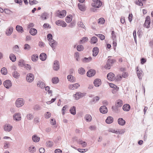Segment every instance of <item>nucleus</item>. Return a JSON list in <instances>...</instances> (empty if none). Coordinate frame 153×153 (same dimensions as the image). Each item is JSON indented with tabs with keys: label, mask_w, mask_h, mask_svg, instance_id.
I'll use <instances>...</instances> for the list:
<instances>
[{
	"label": "nucleus",
	"mask_w": 153,
	"mask_h": 153,
	"mask_svg": "<svg viewBox=\"0 0 153 153\" xmlns=\"http://www.w3.org/2000/svg\"><path fill=\"white\" fill-rule=\"evenodd\" d=\"M37 85L42 89L44 88L45 86V83L41 81L39 82L37 84Z\"/></svg>",
	"instance_id": "obj_36"
},
{
	"label": "nucleus",
	"mask_w": 153,
	"mask_h": 153,
	"mask_svg": "<svg viewBox=\"0 0 153 153\" xmlns=\"http://www.w3.org/2000/svg\"><path fill=\"white\" fill-rule=\"evenodd\" d=\"M70 112L73 115H75L76 114V107L74 106L71 107L70 109Z\"/></svg>",
	"instance_id": "obj_40"
},
{
	"label": "nucleus",
	"mask_w": 153,
	"mask_h": 153,
	"mask_svg": "<svg viewBox=\"0 0 153 153\" xmlns=\"http://www.w3.org/2000/svg\"><path fill=\"white\" fill-rule=\"evenodd\" d=\"M25 102V101L23 99L19 98L16 100L15 105L17 107L20 108L24 105Z\"/></svg>",
	"instance_id": "obj_1"
},
{
	"label": "nucleus",
	"mask_w": 153,
	"mask_h": 153,
	"mask_svg": "<svg viewBox=\"0 0 153 153\" xmlns=\"http://www.w3.org/2000/svg\"><path fill=\"white\" fill-rule=\"evenodd\" d=\"M13 127L11 125L9 124H6L4 127V129L6 131L10 132L12 129Z\"/></svg>",
	"instance_id": "obj_15"
},
{
	"label": "nucleus",
	"mask_w": 153,
	"mask_h": 153,
	"mask_svg": "<svg viewBox=\"0 0 153 153\" xmlns=\"http://www.w3.org/2000/svg\"><path fill=\"white\" fill-rule=\"evenodd\" d=\"M16 30L19 32L22 33L23 31V27L19 25H17L16 27Z\"/></svg>",
	"instance_id": "obj_42"
},
{
	"label": "nucleus",
	"mask_w": 153,
	"mask_h": 153,
	"mask_svg": "<svg viewBox=\"0 0 153 153\" xmlns=\"http://www.w3.org/2000/svg\"><path fill=\"white\" fill-rule=\"evenodd\" d=\"M50 46L52 47L53 50L54 51L57 45V42L55 40L51 41L49 42Z\"/></svg>",
	"instance_id": "obj_12"
},
{
	"label": "nucleus",
	"mask_w": 153,
	"mask_h": 153,
	"mask_svg": "<svg viewBox=\"0 0 153 153\" xmlns=\"http://www.w3.org/2000/svg\"><path fill=\"white\" fill-rule=\"evenodd\" d=\"M32 139L33 142H38L39 141L40 138L38 137L37 135L34 134L33 136Z\"/></svg>",
	"instance_id": "obj_34"
},
{
	"label": "nucleus",
	"mask_w": 153,
	"mask_h": 153,
	"mask_svg": "<svg viewBox=\"0 0 153 153\" xmlns=\"http://www.w3.org/2000/svg\"><path fill=\"white\" fill-rule=\"evenodd\" d=\"M98 39L95 36H93L91 39V44H95L97 42Z\"/></svg>",
	"instance_id": "obj_38"
},
{
	"label": "nucleus",
	"mask_w": 153,
	"mask_h": 153,
	"mask_svg": "<svg viewBox=\"0 0 153 153\" xmlns=\"http://www.w3.org/2000/svg\"><path fill=\"white\" fill-rule=\"evenodd\" d=\"M118 123L119 125L124 126L126 123V121L123 118H120L118 119Z\"/></svg>",
	"instance_id": "obj_27"
},
{
	"label": "nucleus",
	"mask_w": 153,
	"mask_h": 153,
	"mask_svg": "<svg viewBox=\"0 0 153 153\" xmlns=\"http://www.w3.org/2000/svg\"><path fill=\"white\" fill-rule=\"evenodd\" d=\"M94 86L96 87H99L101 84V80L100 79H96L94 81Z\"/></svg>",
	"instance_id": "obj_17"
},
{
	"label": "nucleus",
	"mask_w": 153,
	"mask_h": 153,
	"mask_svg": "<svg viewBox=\"0 0 153 153\" xmlns=\"http://www.w3.org/2000/svg\"><path fill=\"white\" fill-rule=\"evenodd\" d=\"M47 55L45 53H42L39 55V58L42 61H45L47 58Z\"/></svg>",
	"instance_id": "obj_25"
},
{
	"label": "nucleus",
	"mask_w": 153,
	"mask_h": 153,
	"mask_svg": "<svg viewBox=\"0 0 153 153\" xmlns=\"http://www.w3.org/2000/svg\"><path fill=\"white\" fill-rule=\"evenodd\" d=\"M92 57L89 56L88 58L84 57L82 59V61L83 63H88L90 62L92 60Z\"/></svg>",
	"instance_id": "obj_22"
},
{
	"label": "nucleus",
	"mask_w": 153,
	"mask_h": 153,
	"mask_svg": "<svg viewBox=\"0 0 153 153\" xmlns=\"http://www.w3.org/2000/svg\"><path fill=\"white\" fill-rule=\"evenodd\" d=\"M29 150L30 152L31 153H34L36 151V149L35 148V147L33 146L32 148H31V147H30L29 148Z\"/></svg>",
	"instance_id": "obj_63"
},
{
	"label": "nucleus",
	"mask_w": 153,
	"mask_h": 153,
	"mask_svg": "<svg viewBox=\"0 0 153 153\" xmlns=\"http://www.w3.org/2000/svg\"><path fill=\"white\" fill-rule=\"evenodd\" d=\"M150 23L151 20L150 17L149 16H148L146 18L145 23L143 25L144 26L147 28H148L150 27Z\"/></svg>",
	"instance_id": "obj_3"
},
{
	"label": "nucleus",
	"mask_w": 153,
	"mask_h": 153,
	"mask_svg": "<svg viewBox=\"0 0 153 153\" xmlns=\"http://www.w3.org/2000/svg\"><path fill=\"white\" fill-rule=\"evenodd\" d=\"M24 48L25 50L28 51L30 49V47L28 44H25L24 45Z\"/></svg>",
	"instance_id": "obj_58"
},
{
	"label": "nucleus",
	"mask_w": 153,
	"mask_h": 153,
	"mask_svg": "<svg viewBox=\"0 0 153 153\" xmlns=\"http://www.w3.org/2000/svg\"><path fill=\"white\" fill-rule=\"evenodd\" d=\"M146 0H138L135 1V3L138 6H142L143 5L142 1H146Z\"/></svg>",
	"instance_id": "obj_41"
},
{
	"label": "nucleus",
	"mask_w": 153,
	"mask_h": 153,
	"mask_svg": "<svg viewBox=\"0 0 153 153\" xmlns=\"http://www.w3.org/2000/svg\"><path fill=\"white\" fill-rule=\"evenodd\" d=\"M107 76L108 79L111 81L114 80L115 79L114 74L111 72L108 73Z\"/></svg>",
	"instance_id": "obj_13"
},
{
	"label": "nucleus",
	"mask_w": 153,
	"mask_h": 153,
	"mask_svg": "<svg viewBox=\"0 0 153 153\" xmlns=\"http://www.w3.org/2000/svg\"><path fill=\"white\" fill-rule=\"evenodd\" d=\"M55 23L56 25L59 26H62L63 27H65L67 26L66 23L62 20H58L56 21Z\"/></svg>",
	"instance_id": "obj_9"
},
{
	"label": "nucleus",
	"mask_w": 153,
	"mask_h": 153,
	"mask_svg": "<svg viewBox=\"0 0 153 153\" xmlns=\"http://www.w3.org/2000/svg\"><path fill=\"white\" fill-rule=\"evenodd\" d=\"M58 12L59 13H57V16L60 18H63L66 15V11L65 10H63L61 11L58 10Z\"/></svg>",
	"instance_id": "obj_7"
},
{
	"label": "nucleus",
	"mask_w": 153,
	"mask_h": 153,
	"mask_svg": "<svg viewBox=\"0 0 153 153\" xmlns=\"http://www.w3.org/2000/svg\"><path fill=\"white\" fill-rule=\"evenodd\" d=\"M116 34V33L113 30L111 31V38L113 40L117 41Z\"/></svg>",
	"instance_id": "obj_44"
},
{
	"label": "nucleus",
	"mask_w": 153,
	"mask_h": 153,
	"mask_svg": "<svg viewBox=\"0 0 153 153\" xmlns=\"http://www.w3.org/2000/svg\"><path fill=\"white\" fill-rule=\"evenodd\" d=\"M53 69L55 71H57L59 69V63L57 60H55L53 64Z\"/></svg>",
	"instance_id": "obj_6"
},
{
	"label": "nucleus",
	"mask_w": 153,
	"mask_h": 153,
	"mask_svg": "<svg viewBox=\"0 0 153 153\" xmlns=\"http://www.w3.org/2000/svg\"><path fill=\"white\" fill-rule=\"evenodd\" d=\"M9 58L10 60L13 62H14L16 61V56L13 53H11L10 54Z\"/></svg>",
	"instance_id": "obj_35"
},
{
	"label": "nucleus",
	"mask_w": 153,
	"mask_h": 153,
	"mask_svg": "<svg viewBox=\"0 0 153 153\" xmlns=\"http://www.w3.org/2000/svg\"><path fill=\"white\" fill-rule=\"evenodd\" d=\"M13 75L14 78L18 79L19 76L20 74L17 71H15L13 73Z\"/></svg>",
	"instance_id": "obj_47"
},
{
	"label": "nucleus",
	"mask_w": 153,
	"mask_h": 153,
	"mask_svg": "<svg viewBox=\"0 0 153 153\" xmlns=\"http://www.w3.org/2000/svg\"><path fill=\"white\" fill-rule=\"evenodd\" d=\"M93 2L91 4V6L96 8L100 7L102 5V2L100 0H92Z\"/></svg>",
	"instance_id": "obj_2"
},
{
	"label": "nucleus",
	"mask_w": 153,
	"mask_h": 153,
	"mask_svg": "<svg viewBox=\"0 0 153 153\" xmlns=\"http://www.w3.org/2000/svg\"><path fill=\"white\" fill-rule=\"evenodd\" d=\"M74 57L77 61H79V53L78 52H76L75 53L74 55Z\"/></svg>",
	"instance_id": "obj_57"
},
{
	"label": "nucleus",
	"mask_w": 153,
	"mask_h": 153,
	"mask_svg": "<svg viewBox=\"0 0 153 153\" xmlns=\"http://www.w3.org/2000/svg\"><path fill=\"white\" fill-rule=\"evenodd\" d=\"M109 85L110 87L114 88L116 91H117L119 89V88L114 84L110 83L109 84Z\"/></svg>",
	"instance_id": "obj_52"
},
{
	"label": "nucleus",
	"mask_w": 153,
	"mask_h": 153,
	"mask_svg": "<svg viewBox=\"0 0 153 153\" xmlns=\"http://www.w3.org/2000/svg\"><path fill=\"white\" fill-rule=\"evenodd\" d=\"M13 120L16 121L21 120V114L19 113H16L13 115Z\"/></svg>",
	"instance_id": "obj_11"
},
{
	"label": "nucleus",
	"mask_w": 153,
	"mask_h": 153,
	"mask_svg": "<svg viewBox=\"0 0 153 153\" xmlns=\"http://www.w3.org/2000/svg\"><path fill=\"white\" fill-rule=\"evenodd\" d=\"M30 34L32 36L35 35L37 33V30L34 28H31L29 30Z\"/></svg>",
	"instance_id": "obj_29"
},
{
	"label": "nucleus",
	"mask_w": 153,
	"mask_h": 153,
	"mask_svg": "<svg viewBox=\"0 0 153 153\" xmlns=\"http://www.w3.org/2000/svg\"><path fill=\"white\" fill-rule=\"evenodd\" d=\"M142 31L141 30H139L137 32V35L139 38H140L142 36Z\"/></svg>",
	"instance_id": "obj_64"
},
{
	"label": "nucleus",
	"mask_w": 153,
	"mask_h": 153,
	"mask_svg": "<svg viewBox=\"0 0 153 153\" xmlns=\"http://www.w3.org/2000/svg\"><path fill=\"white\" fill-rule=\"evenodd\" d=\"M85 120L88 122H90L92 120V117L91 115L87 114L85 116Z\"/></svg>",
	"instance_id": "obj_39"
},
{
	"label": "nucleus",
	"mask_w": 153,
	"mask_h": 153,
	"mask_svg": "<svg viewBox=\"0 0 153 153\" xmlns=\"http://www.w3.org/2000/svg\"><path fill=\"white\" fill-rule=\"evenodd\" d=\"M73 16L72 15H69L66 16L65 18V20L66 22L67 23H69L72 21Z\"/></svg>",
	"instance_id": "obj_30"
},
{
	"label": "nucleus",
	"mask_w": 153,
	"mask_h": 153,
	"mask_svg": "<svg viewBox=\"0 0 153 153\" xmlns=\"http://www.w3.org/2000/svg\"><path fill=\"white\" fill-rule=\"evenodd\" d=\"M100 99V97L98 96H96L94 97L89 102V104L92 105L96 103Z\"/></svg>",
	"instance_id": "obj_14"
},
{
	"label": "nucleus",
	"mask_w": 153,
	"mask_h": 153,
	"mask_svg": "<svg viewBox=\"0 0 153 153\" xmlns=\"http://www.w3.org/2000/svg\"><path fill=\"white\" fill-rule=\"evenodd\" d=\"M27 118L28 120H31L33 118V116L32 114H27Z\"/></svg>",
	"instance_id": "obj_61"
},
{
	"label": "nucleus",
	"mask_w": 153,
	"mask_h": 153,
	"mask_svg": "<svg viewBox=\"0 0 153 153\" xmlns=\"http://www.w3.org/2000/svg\"><path fill=\"white\" fill-rule=\"evenodd\" d=\"M47 39L49 42L51 41H53L54 39H53V36L51 33H49L47 36Z\"/></svg>",
	"instance_id": "obj_49"
},
{
	"label": "nucleus",
	"mask_w": 153,
	"mask_h": 153,
	"mask_svg": "<svg viewBox=\"0 0 153 153\" xmlns=\"http://www.w3.org/2000/svg\"><path fill=\"white\" fill-rule=\"evenodd\" d=\"M26 64L25 60L22 59H20L18 63V65L21 67H24Z\"/></svg>",
	"instance_id": "obj_26"
},
{
	"label": "nucleus",
	"mask_w": 153,
	"mask_h": 153,
	"mask_svg": "<svg viewBox=\"0 0 153 153\" xmlns=\"http://www.w3.org/2000/svg\"><path fill=\"white\" fill-rule=\"evenodd\" d=\"M67 79L68 81L71 82H75V78L72 75H69L67 76Z\"/></svg>",
	"instance_id": "obj_24"
},
{
	"label": "nucleus",
	"mask_w": 153,
	"mask_h": 153,
	"mask_svg": "<svg viewBox=\"0 0 153 153\" xmlns=\"http://www.w3.org/2000/svg\"><path fill=\"white\" fill-rule=\"evenodd\" d=\"M137 74L138 78L140 80L142 79V75L143 71L142 69H140V70L138 69V67L136 68Z\"/></svg>",
	"instance_id": "obj_18"
},
{
	"label": "nucleus",
	"mask_w": 153,
	"mask_h": 153,
	"mask_svg": "<svg viewBox=\"0 0 153 153\" xmlns=\"http://www.w3.org/2000/svg\"><path fill=\"white\" fill-rule=\"evenodd\" d=\"M1 74L3 75H6L7 73V69L5 67H3L1 68Z\"/></svg>",
	"instance_id": "obj_46"
},
{
	"label": "nucleus",
	"mask_w": 153,
	"mask_h": 153,
	"mask_svg": "<svg viewBox=\"0 0 153 153\" xmlns=\"http://www.w3.org/2000/svg\"><path fill=\"white\" fill-rule=\"evenodd\" d=\"M99 110L100 113L102 114H106L108 112L107 108L105 105L101 106Z\"/></svg>",
	"instance_id": "obj_16"
},
{
	"label": "nucleus",
	"mask_w": 153,
	"mask_h": 153,
	"mask_svg": "<svg viewBox=\"0 0 153 153\" xmlns=\"http://www.w3.org/2000/svg\"><path fill=\"white\" fill-rule=\"evenodd\" d=\"M48 14L47 13H42L41 17L43 19L45 20L47 19L46 16Z\"/></svg>",
	"instance_id": "obj_60"
},
{
	"label": "nucleus",
	"mask_w": 153,
	"mask_h": 153,
	"mask_svg": "<svg viewBox=\"0 0 153 153\" xmlns=\"http://www.w3.org/2000/svg\"><path fill=\"white\" fill-rule=\"evenodd\" d=\"M52 82L54 84H56L59 82V80L57 77H54L51 79Z\"/></svg>",
	"instance_id": "obj_43"
},
{
	"label": "nucleus",
	"mask_w": 153,
	"mask_h": 153,
	"mask_svg": "<svg viewBox=\"0 0 153 153\" xmlns=\"http://www.w3.org/2000/svg\"><path fill=\"white\" fill-rule=\"evenodd\" d=\"M13 28L12 27H9L6 30L5 32L6 35L7 36L10 35L13 31Z\"/></svg>",
	"instance_id": "obj_20"
},
{
	"label": "nucleus",
	"mask_w": 153,
	"mask_h": 153,
	"mask_svg": "<svg viewBox=\"0 0 153 153\" xmlns=\"http://www.w3.org/2000/svg\"><path fill=\"white\" fill-rule=\"evenodd\" d=\"M27 81L30 82H32L34 79V75L32 73L28 74L26 76Z\"/></svg>",
	"instance_id": "obj_5"
},
{
	"label": "nucleus",
	"mask_w": 153,
	"mask_h": 153,
	"mask_svg": "<svg viewBox=\"0 0 153 153\" xmlns=\"http://www.w3.org/2000/svg\"><path fill=\"white\" fill-rule=\"evenodd\" d=\"M80 85L78 83H76L69 85V88L70 89L74 90L77 88Z\"/></svg>",
	"instance_id": "obj_21"
},
{
	"label": "nucleus",
	"mask_w": 153,
	"mask_h": 153,
	"mask_svg": "<svg viewBox=\"0 0 153 153\" xmlns=\"http://www.w3.org/2000/svg\"><path fill=\"white\" fill-rule=\"evenodd\" d=\"M51 116V114L49 112H47L45 114V117L46 119L49 118Z\"/></svg>",
	"instance_id": "obj_56"
},
{
	"label": "nucleus",
	"mask_w": 153,
	"mask_h": 153,
	"mask_svg": "<svg viewBox=\"0 0 153 153\" xmlns=\"http://www.w3.org/2000/svg\"><path fill=\"white\" fill-rule=\"evenodd\" d=\"M77 6L79 9L81 11H84L85 10L86 8L84 5L78 3L77 4Z\"/></svg>",
	"instance_id": "obj_31"
},
{
	"label": "nucleus",
	"mask_w": 153,
	"mask_h": 153,
	"mask_svg": "<svg viewBox=\"0 0 153 153\" xmlns=\"http://www.w3.org/2000/svg\"><path fill=\"white\" fill-rule=\"evenodd\" d=\"M108 63H109L111 65L112 64L116 62V60L114 59H109L107 61Z\"/></svg>",
	"instance_id": "obj_51"
},
{
	"label": "nucleus",
	"mask_w": 153,
	"mask_h": 153,
	"mask_svg": "<svg viewBox=\"0 0 153 153\" xmlns=\"http://www.w3.org/2000/svg\"><path fill=\"white\" fill-rule=\"evenodd\" d=\"M105 22V20L103 18H101L98 20V23H100L102 24H103Z\"/></svg>",
	"instance_id": "obj_55"
},
{
	"label": "nucleus",
	"mask_w": 153,
	"mask_h": 153,
	"mask_svg": "<svg viewBox=\"0 0 153 153\" xmlns=\"http://www.w3.org/2000/svg\"><path fill=\"white\" fill-rule=\"evenodd\" d=\"M31 58L32 61L35 62L38 60L39 56L37 54H35L32 55Z\"/></svg>",
	"instance_id": "obj_32"
},
{
	"label": "nucleus",
	"mask_w": 153,
	"mask_h": 153,
	"mask_svg": "<svg viewBox=\"0 0 153 153\" xmlns=\"http://www.w3.org/2000/svg\"><path fill=\"white\" fill-rule=\"evenodd\" d=\"M24 67L27 70H30L31 69V66L28 64H26Z\"/></svg>",
	"instance_id": "obj_62"
},
{
	"label": "nucleus",
	"mask_w": 153,
	"mask_h": 153,
	"mask_svg": "<svg viewBox=\"0 0 153 153\" xmlns=\"http://www.w3.org/2000/svg\"><path fill=\"white\" fill-rule=\"evenodd\" d=\"M3 84L5 87L7 89L9 88L12 85L11 82L9 80H7L5 81Z\"/></svg>",
	"instance_id": "obj_10"
},
{
	"label": "nucleus",
	"mask_w": 153,
	"mask_h": 153,
	"mask_svg": "<svg viewBox=\"0 0 153 153\" xmlns=\"http://www.w3.org/2000/svg\"><path fill=\"white\" fill-rule=\"evenodd\" d=\"M130 106L128 104H124L123 107V109L124 111H128L130 109Z\"/></svg>",
	"instance_id": "obj_23"
},
{
	"label": "nucleus",
	"mask_w": 153,
	"mask_h": 153,
	"mask_svg": "<svg viewBox=\"0 0 153 153\" xmlns=\"http://www.w3.org/2000/svg\"><path fill=\"white\" fill-rule=\"evenodd\" d=\"M96 71L94 69H90L89 70L87 73V76L89 77L94 76L96 74Z\"/></svg>",
	"instance_id": "obj_8"
},
{
	"label": "nucleus",
	"mask_w": 153,
	"mask_h": 153,
	"mask_svg": "<svg viewBox=\"0 0 153 153\" xmlns=\"http://www.w3.org/2000/svg\"><path fill=\"white\" fill-rule=\"evenodd\" d=\"M113 121V118L111 116L108 117L105 120V122L107 124H111Z\"/></svg>",
	"instance_id": "obj_28"
},
{
	"label": "nucleus",
	"mask_w": 153,
	"mask_h": 153,
	"mask_svg": "<svg viewBox=\"0 0 153 153\" xmlns=\"http://www.w3.org/2000/svg\"><path fill=\"white\" fill-rule=\"evenodd\" d=\"M46 146L48 147H52L53 144V141L50 140H48L46 142Z\"/></svg>",
	"instance_id": "obj_37"
},
{
	"label": "nucleus",
	"mask_w": 153,
	"mask_h": 153,
	"mask_svg": "<svg viewBox=\"0 0 153 153\" xmlns=\"http://www.w3.org/2000/svg\"><path fill=\"white\" fill-rule=\"evenodd\" d=\"M85 70L83 68H80L78 70V73L80 74L83 75L85 73Z\"/></svg>",
	"instance_id": "obj_48"
},
{
	"label": "nucleus",
	"mask_w": 153,
	"mask_h": 153,
	"mask_svg": "<svg viewBox=\"0 0 153 153\" xmlns=\"http://www.w3.org/2000/svg\"><path fill=\"white\" fill-rule=\"evenodd\" d=\"M76 49L78 51H81L84 50V47L82 45H79L77 46Z\"/></svg>",
	"instance_id": "obj_45"
},
{
	"label": "nucleus",
	"mask_w": 153,
	"mask_h": 153,
	"mask_svg": "<svg viewBox=\"0 0 153 153\" xmlns=\"http://www.w3.org/2000/svg\"><path fill=\"white\" fill-rule=\"evenodd\" d=\"M35 111H38L41 109V107L38 105H36L34 106L33 108Z\"/></svg>",
	"instance_id": "obj_54"
},
{
	"label": "nucleus",
	"mask_w": 153,
	"mask_h": 153,
	"mask_svg": "<svg viewBox=\"0 0 153 153\" xmlns=\"http://www.w3.org/2000/svg\"><path fill=\"white\" fill-rule=\"evenodd\" d=\"M93 56H96L98 54L99 52V49L97 47H94L92 50Z\"/></svg>",
	"instance_id": "obj_19"
},
{
	"label": "nucleus",
	"mask_w": 153,
	"mask_h": 153,
	"mask_svg": "<svg viewBox=\"0 0 153 153\" xmlns=\"http://www.w3.org/2000/svg\"><path fill=\"white\" fill-rule=\"evenodd\" d=\"M13 50L15 52H19V46L17 45L14 46L13 47Z\"/></svg>",
	"instance_id": "obj_50"
},
{
	"label": "nucleus",
	"mask_w": 153,
	"mask_h": 153,
	"mask_svg": "<svg viewBox=\"0 0 153 153\" xmlns=\"http://www.w3.org/2000/svg\"><path fill=\"white\" fill-rule=\"evenodd\" d=\"M38 3L37 1L33 0H29V3L30 5H32L34 4H36Z\"/></svg>",
	"instance_id": "obj_59"
},
{
	"label": "nucleus",
	"mask_w": 153,
	"mask_h": 153,
	"mask_svg": "<svg viewBox=\"0 0 153 153\" xmlns=\"http://www.w3.org/2000/svg\"><path fill=\"white\" fill-rule=\"evenodd\" d=\"M88 40V38L87 37H83L80 41V43L81 44L82 42H87Z\"/></svg>",
	"instance_id": "obj_53"
},
{
	"label": "nucleus",
	"mask_w": 153,
	"mask_h": 153,
	"mask_svg": "<svg viewBox=\"0 0 153 153\" xmlns=\"http://www.w3.org/2000/svg\"><path fill=\"white\" fill-rule=\"evenodd\" d=\"M86 93H82L80 92H76L75 94L74 95V97L76 100H78L79 97H82L85 95Z\"/></svg>",
	"instance_id": "obj_4"
},
{
	"label": "nucleus",
	"mask_w": 153,
	"mask_h": 153,
	"mask_svg": "<svg viewBox=\"0 0 153 153\" xmlns=\"http://www.w3.org/2000/svg\"><path fill=\"white\" fill-rule=\"evenodd\" d=\"M115 105L118 107H120L123 105V101L119 99L116 101Z\"/></svg>",
	"instance_id": "obj_33"
}]
</instances>
